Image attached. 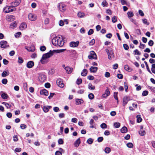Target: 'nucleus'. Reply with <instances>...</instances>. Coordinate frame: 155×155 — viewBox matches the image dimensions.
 I'll return each mask as SVG.
<instances>
[{
	"label": "nucleus",
	"instance_id": "obj_42",
	"mask_svg": "<svg viewBox=\"0 0 155 155\" xmlns=\"http://www.w3.org/2000/svg\"><path fill=\"white\" fill-rule=\"evenodd\" d=\"M117 94H118V93L117 92H114V98L116 100H117V102H118V98L117 97Z\"/></svg>",
	"mask_w": 155,
	"mask_h": 155
},
{
	"label": "nucleus",
	"instance_id": "obj_38",
	"mask_svg": "<svg viewBox=\"0 0 155 155\" xmlns=\"http://www.w3.org/2000/svg\"><path fill=\"white\" fill-rule=\"evenodd\" d=\"M134 54L135 55L137 54L138 55H140L141 53L138 50L136 49L134 51Z\"/></svg>",
	"mask_w": 155,
	"mask_h": 155
},
{
	"label": "nucleus",
	"instance_id": "obj_23",
	"mask_svg": "<svg viewBox=\"0 0 155 155\" xmlns=\"http://www.w3.org/2000/svg\"><path fill=\"white\" fill-rule=\"evenodd\" d=\"M40 93L41 94H43L45 96H47L48 94V91L45 89L41 90L40 91Z\"/></svg>",
	"mask_w": 155,
	"mask_h": 155
},
{
	"label": "nucleus",
	"instance_id": "obj_53",
	"mask_svg": "<svg viewBox=\"0 0 155 155\" xmlns=\"http://www.w3.org/2000/svg\"><path fill=\"white\" fill-rule=\"evenodd\" d=\"M95 42V40L94 39H93L89 42V44L90 45H93Z\"/></svg>",
	"mask_w": 155,
	"mask_h": 155
},
{
	"label": "nucleus",
	"instance_id": "obj_7",
	"mask_svg": "<svg viewBox=\"0 0 155 155\" xmlns=\"http://www.w3.org/2000/svg\"><path fill=\"white\" fill-rule=\"evenodd\" d=\"M62 67L65 69L67 74H70L72 71L73 69L72 68L69 67H65L64 64L62 65Z\"/></svg>",
	"mask_w": 155,
	"mask_h": 155
},
{
	"label": "nucleus",
	"instance_id": "obj_50",
	"mask_svg": "<svg viewBox=\"0 0 155 155\" xmlns=\"http://www.w3.org/2000/svg\"><path fill=\"white\" fill-rule=\"evenodd\" d=\"M127 146L129 148H132L133 147V145L131 143H128L127 144Z\"/></svg>",
	"mask_w": 155,
	"mask_h": 155
},
{
	"label": "nucleus",
	"instance_id": "obj_4",
	"mask_svg": "<svg viewBox=\"0 0 155 155\" xmlns=\"http://www.w3.org/2000/svg\"><path fill=\"white\" fill-rule=\"evenodd\" d=\"M0 44L1 48H5L9 47L8 43L5 41H2L0 42Z\"/></svg>",
	"mask_w": 155,
	"mask_h": 155
},
{
	"label": "nucleus",
	"instance_id": "obj_60",
	"mask_svg": "<svg viewBox=\"0 0 155 155\" xmlns=\"http://www.w3.org/2000/svg\"><path fill=\"white\" fill-rule=\"evenodd\" d=\"M148 94V92L147 91H143L142 95L143 96H146Z\"/></svg>",
	"mask_w": 155,
	"mask_h": 155
},
{
	"label": "nucleus",
	"instance_id": "obj_61",
	"mask_svg": "<svg viewBox=\"0 0 155 155\" xmlns=\"http://www.w3.org/2000/svg\"><path fill=\"white\" fill-rule=\"evenodd\" d=\"M87 79L90 80H93L94 79V76L92 75H89L87 76Z\"/></svg>",
	"mask_w": 155,
	"mask_h": 155
},
{
	"label": "nucleus",
	"instance_id": "obj_11",
	"mask_svg": "<svg viewBox=\"0 0 155 155\" xmlns=\"http://www.w3.org/2000/svg\"><path fill=\"white\" fill-rule=\"evenodd\" d=\"M21 0H16L15 1L11 3L12 7H15L21 3Z\"/></svg>",
	"mask_w": 155,
	"mask_h": 155
},
{
	"label": "nucleus",
	"instance_id": "obj_52",
	"mask_svg": "<svg viewBox=\"0 0 155 155\" xmlns=\"http://www.w3.org/2000/svg\"><path fill=\"white\" fill-rule=\"evenodd\" d=\"M82 82V80L81 79L78 78V79L76 81V83L77 84L79 85Z\"/></svg>",
	"mask_w": 155,
	"mask_h": 155
},
{
	"label": "nucleus",
	"instance_id": "obj_59",
	"mask_svg": "<svg viewBox=\"0 0 155 155\" xmlns=\"http://www.w3.org/2000/svg\"><path fill=\"white\" fill-rule=\"evenodd\" d=\"M120 2L122 5H127V2L126 0H120Z\"/></svg>",
	"mask_w": 155,
	"mask_h": 155
},
{
	"label": "nucleus",
	"instance_id": "obj_20",
	"mask_svg": "<svg viewBox=\"0 0 155 155\" xmlns=\"http://www.w3.org/2000/svg\"><path fill=\"white\" fill-rule=\"evenodd\" d=\"M34 63L33 61H30L27 63V66L28 68H31L34 66Z\"/></svg>",
	"mask_w": 155,
	"mask_h": 155
},
{
	"label": "nucleus",
	"instance_id": "obj_9",
	"mask_svg": "<svg viewBox=\"0 0 155 155\" xmlns=\"http://www.w3.org/2000/svg\"><path fill=\"white\" fill-rule=\"evenodd\" d=\"M59 10L61 12H64L66 10L65 5L62 3H60L58 5Z\"/></svg>",
	"mask_w": 155,
	"mask_h": 155
},
{
	"label": "nucleus",
	"instance_id": "obj_12",
	"mask_svg": "<svg viewBox=\"0 0 155 155\" xmlns=\"http://www.w3.org/2000/svg\"><path fill=\"white\" fill-rule=\"evenodd\" d=\"M57 84L61 88H63L64 86V84L61 79H58L56 81Z\"/></svg>",
	"mask_w": 155,
	"mask_h": 155
},
{
	"label": "nucleus",
	"instance_id": "obj_47",
	"mask_svg": "<svg viewBox=\"0 0 155 155\" xmlns=\"http://www.w3.org/2000/svg\"><path fill=\"white\" fill-rule=\"evenodd\" d=\"M24 61L23 59L21 57H18V62L19 63L21 64Z\"/></svg>",
	"mask_w": 155,
	"mask_h": 155
},
{
	"label": "nucleus",
	"instance_id": "obj_48",
	"mask_svg": "<svg viewBox=\"0 0 155 155\" xmlns=\"http://www.w3.org/2000/svg\"><path fill=\"white\" fill-rule=\"evenodd\" d=\"M89 98L91 100L93 99L94 97V94L92 93H90L88 95Z\"/></svg>",
	"mask_w": 155,
	"mask_h": 155
},
{
	"label": "nucleus",
	"instance_id": "obj_17",
	"mask_svg": "<svg viewBox=\"0 0 155 155\" xmlns=\"http://www.w3.org/2000/svg\"><path fill=\"white\" fill-rule=\"evenodd\" d=\"M9 72L8 70H6L3 71L2 74V77H5L9 75Z\"/></svg>",
	"mask_w": 155,
	"mask_h": 155
},
{
	"label": "nucleus",
	"instance_id": "obj_34",
	"mask_svg": "<svg viewBox=\"0 0 155 155\" xmlns=\"http://www.w3.org/2000/svg\"><path fill=\"white\" fill-rule=\"evenodd\" d=\"M104 151L106 153H109L111 151V149L110 147H106L105 148Z\"/></svg>",
	"mask_w": 155,
	"mask_h": 155
},
{
	"label": "nucleus",
	"instance_id": "obj_46",
	"mask_svg": "<svg viewBox=\"0 0 155 155\" xmlns=\"http://www.w3.org/2000/svg\"><path fill=\"white\" fill-rule=\"evenodd\" d=\"M101 127L102 129L106 128L107 127V125L105 123L102 124L100 126Z\"/></svg>",
	"mask_w": 155,
	"mask_h": 155
},
{
	"label": "nucleus",
	"instance_id": "obj_33",
	"mask_svg": "<svg viewBox=\"0 0 155 155\" xmlns=\"http://www.w3.org/2000/svg\"><path fill=\"white\" fill-rule=\"evenodd\" d=\"M136 117L137 118V122L138 123H140L142 121V119L140 117V115H137Z\"/></svg>",
	"mask_w": 155,
	"mask_h": 155
},
{
	"label": "nucleus",
	"instance_id": "obj_25",
	"mask_svg": "<svg viewBox=\"0 0 155 155\" xmlns=\"http://www.w3.org/2000/svg\"><path fill=\"white\" fill-rule=\"evenodd\" d=\"M76 105H79L83 103V101L82 99H76Z\"/></svg>",
	"mask_w": 155,
	"mask_h": 155
},
{
	"label": "nucleus",
	"instance_id": "obj_40",
	"mask_svg": "<svg viewBox=\"0 0 155 155\" xmlns=\"http://www.w3.org/2000/svg\"><path fill=\"white\" fill-rule=\"evenodd\" d=\"M114 126L116 128H119L120 126V124L119 123L115 122L114 124Z\"/></svg>",
	"mask_w": 155,
	"mask_h": 155
},
{
	"label": "nucleus",
	"instance_id": "obj_2",
	"mask_svg": "<svg viewBox=\"0 0 155 155\" xmlns=\"http://www.w3.org/2000/svg\"><path fill=\"white\" fill-rule=\"evenodd\" d=\"M53 55V51L50 50L48 53L44 54L42 56V58L41 59L40 61L42 64H44V60H46V59L49 58L51 56Z\"/></svg>",
	"mask_w": 155,
	"mask_h": 155
},
{
	"label": "nucleus",
	"instance_id": "obj_45",
	"mask_svg": "<svg viewBox=\"0 0 155 155\" xmlns=\"http://www.w3.org/2000/svg\"><path fill=\"white\" fill-rule=\"evenodd\" d=\"M144 63L146 65V67L147 70L150 73V74H151V72L150 69L149 68L148 65L147 64V63L146 61H145Z\"/></svg>",
	"mask_w": 155,
	"mask_h": 155
},
{
	"label": "nucleus",
	"instance_id": "obj_28",
	"mask_svg": "<svg viewBox=\"0 0 155 155\" xmlns=\"http://www.w3.org/2000/svg\"><path fill=\"white\" fill-rule=\"evenodd\" d=\"M87 70L86 69H84L81 72V75L83 76H85L87 75Z\"/></svg>",
	"mask_w": 155,
	"mask_h": 155
},
{
	"label": "nucleus",
	"instance_id": "obj_58",
	"mask_svg": "<svg viewBox=\"0 0 155 155\" xmlns=\"http://www.w3.org/2000/svg\"><path fill=\"white\" fill-rule=\"evenodd\" d=\"M104 76L106 78H109L110 76V74L109 72H106Z\"/></svg>",
	"mask_w": 155,
	"mask_h": 155
},
{
	"label": "nucleus",
	"instance_id": "obj_10",
	"mask_svg": "<svg viewBox=\"0 0 155 155\" xmlns=\"http://www.w3.org/2000/svg\"><path fill=\"white\" fill-rule=\"evenodd\" d=\"M79 42L78 41H71L70 42L69 45L71 47L74 48L78 46Z\"/></svg>",
	"mask_w": 155,
	"mask_h": 155
},
{
	"label": "nucleus",
	"instance_id": "obj_37",
	"mask_svg": "<svg viewBox=\"0 0 155 155\" xmlns=\"http://www.w3.org/2000/svg\"><path fill=\"white\" fill-rule=\"evenodd\" d=\"M1 97L3 99H6L8 97V95L6 94L3 93L1 95Z\"/></svg>",
	"mask_w": 155,
	"mask_h": 155
},
{
	"label": "nucleus",
	"instance_id": "obj_22",
	"mask_svg": "<svg viewBox=\"0 0 155 155\" xmlns=\"http://www.w3.org/2000/svg\"><path fill=\"white\" fill-rule=\"evenodd\" d=\"M108 58L110 60H111L112 58H114V54L113 51L112 50H110L109 52V54H108Z\"/></svg>",
	"mask_w": 155,
	"mask_h": 155
},
{
	"label": "nucleus",
	"instance_id": "obj_39",
	"mask_svg": "<svg viewBox=\"0 0 155 155\" xmlns=\"http://www.w3.org/2000/svg\"><path fill=\"white\" fill-rule=\"evenodd\" d=\"M93 140L91 138H89L87 140V143L89 144H91L93 142Z\"/></svg>",
	"mask_w": 155,
	"mask_h": 155
},
{
	"label": "nucleus",
	"instance_id": "obj_57",
	"mask_svg": "<svg viewBox=\"0 0 155 155\" xmlns=\"http://www.w3.org/2000/svg\"><path fill=\"white\" fill-rule=\"evenodd\" d=\"M49 22V19L48 18H46L45 21H44V23L45 24L47 25L48 24Z\"/></svg>",
	"mask_w": 155,
	"mask_h": 155
},
{
	"label": "nucleus",
	"instance_id": "obj_14",
	"mask_svg": "<svg viewBox=\"0 0 155 155\" xmlns=\"http://www.w3.org/2000/svg\"><path fill=\"white\" fill-rule=\"evenodd\" d=\"M52 107L50 106H44L42 108L43 109V111L45 112H48L50 109Z\"/></svg>",
	"mask_w": 155,
	"mask_h": 155
},
{
	"label": "nucleus",
	"instance_id": "obj_1",
	"mask_svg": "<svg viewBox=\"0 0 155 155\" xmlns=\"http://www.w3.org/2000/svg\"><path fill=\"white\" fill-rule=\"evenodd\" d=\"M52 42L53 45L55 46H62L64 44L63 37L61 36H57L52 40Z\"/></svg>",
	"mask_w": 155,
	"mask_h": 155
},
{
	"label": "nucleus",
	"instance_id": "obj_19",
	"mask_svg": "<svg viewBox=\"0 0 155 155\" xmlns=\"http://www.w3.org/2000/svg\"><path fill=\"white\" fill-rule=\"evenodd\" d=\"M128 101L129 99L128 97L127 96H125L123 100V105L125 106L127 104Z\"/></svg>",
	"mask_w": 155,
	"mask_h": 155
},
{
	"label": "nucleus",
	"instance_id": "obj_30",
	"mask_svg": "<svg viewBox=\"0 0 155 155\" xmlns=\"http://www.w3.org/2000/svg\"><path fill=\"white\" fill-rule=\"evenodd\" d=\"M139 133L141 136H143L145 135L146 132L144 130H140V131H139Z\"/></svg>",
	"mask_w": 155,
	"mask_h": 155
},
{
	"label": "nucleus",
	"instance_id": "obj_54",
	"mask_svg": "<svg viewBox=\"0 0 155 155\" xmlns=\"http://www.w3.org/2000/svg\"><path fill=\"white\" fill-rule=\"evenodd\" d=\"M94 32V31L93 29H90L88 31V34L89 35H91L93 34Z\"/></svg>",
	"mask_w": 155,
	"mask_h": 155
},
{
	"label": "nucleus",
	"instance_id": "obj_62",
	"mask_svg": "<svg viewBox=\"0 0 155 155\" xmlns=\"http://www.w3.org/2000/svg\"><path fill=\"white\" fill-rule=\"evenodd\" d=\"M58 143L60 144H63L64 143L63 140L62 139H59L58 140Z\"/></svg>",
	"mask_w": 155,
	"mask_h": 155
},
{
	"label": "nucleus",
	"instance_id": "obj_18",
	"mask_svg": "<svg viewBox=\"0 0 155 155\" xmlns=\"http://www.w3.org/2000/svg\"><path fill=\"white\" fill-rule=\"evenodd\" d=\"M25 48L27 49L28 51L33 52L35 50V47L33 46H31L30 47H25Z\"/></svg>",
	"mask_w": 155,
	"mask_h": 155
},
{
	"label": "nucleus",
	"instance_id": "obj_35",
	"mask_svg": "<svg viewBox=\"0 0 155 155\" xmlns=\"http://www.w3.org/2000/svg\"><path fill=\"white\" fill-rule=\"evenodd\" d=\"M108 5V3L105 0H104L102 2L101 5L103 7H107Z\"/></svg>",
	"mask_w": 155,
	"mask_h": 155
},
{
	"label": "nucleus",
	"instance_id": "obj_3",
	"mask_svg": "<svg viewBox=\"0 0 155 155\" xmlns=\"http://www.w3.org/2000/svg\"><path fill=\"white\" fill-rule=\"evenodd\" d=\"M38 78L41 82H42L45 81L46 80V77L45 75L41 73H39Z\"/></svg>",
	"mask_w": 155,
	"mask_h": 155
},
{
	"label": "nucleus",
	"instance_id": "obj_8",
	"mask_svg": "<svg viewBox=\"0 0 155 155\" xmlns=\"http://www.w3.org/2000/svg\"><path fill=\"white\" fill-rule=\"evenodd\" d=\"M11 6H7L5 7L3 9L4 11L6 13H8L13 12L14 11L13 9L11 8Z\"/></svg>",
	"mask_w": 155,
	"mask_h": 155
},
{
	"label": "nucleus",
	"instance_id": "obj_49",
	"mask_svg": "<svg viewBox=\"0 0 155 155\" xmlns=\"http://www.w3.org/2000/svg\"><path fill=\"white\" fill-rule=\"evenodd\" d=\"M7 82L8 80L6 79L5 78L3 79L2 81V83L4 84H7Z\"/></svg>",
	"mask_w": 155,
	"mask_h": 155
},
{
	"label": "nucleus",
	"instance_id": "obj_29",
	"mask_svg": "<svg viewBox=\"0 0 155 155\" xmlns=\"http://www.w3.org/2000/svg\"><path fill=\"white\" fill-rule=\"evenodd\" d=\"M120 131L122 133H126L127 131V128L126 127L124 126L121 129Z\"/></svg>",
	"mask_w": 155,
	"mask_h": 155
},
{
	"label": "nucleus",
	"instance_id": "obj_26",
	"mask_svg": "<svg viewBox=\"0 0 155 155\" xmlns=\"http://www.w3.org/2000/svg\"><path fill=\"white\" fill-rule=\"evenodd\" d=\"M124 69L125 70L129 72L131 71H132V68L129 67L127 65H126L124 66Z\"/></svg>",
	"mask_w": 155,
	"mask_h": 155
},
{
	"label": "nucleus",
	"instance_id": "obj_5",
	"mask_svg": "<svg viewBox=\"0 0 155 155\" xmlns=\"http://www.w3.org/2000/svg\"><path fill=\"white\" fill-rule=\"evenodd\" d=\"M28 18L30 21H35L36 20L37 18V16L31 13H30L28 15Z\"/></svg>",
	"mask_w": 155,
	"mask_h": 155
},
{
	"label": "nucleus",
	"instance_id": "obj_36",
	"mask_svg": "<svg viewBox=\"0 0 155 155\" xmlns=\"http://www.w3.org/2000/svg\"><path fill=\"white\" fill-rule=\"evenodd\" d=\"M2 104L5 105L6 107L7 108H9L11 107V104L5 102H3L2 103Z\"/></svg>",
	"mask_w": 155,
	"mask_h": 155
},
{
	"label": "nucleus",
	"instance_id": "obj_21",
	"mask_svg": "<svg viewBox=\"0 0 155 155\" xmlns=\"http://www.w3.org/2000/svg\"><path fill=\"white\" fill-rule=\"evenodd\" d=\"M97 69L98 68L97 67L92 66L90 68V70L91 72L95 73L97 72Z\"/></svg>",
	"mask_w": 155,
	"mask_h": 155
},
{
	"label": "nucleus",
	"instance_id": "obj_63",
	"mask_svg": "<svg viewBox=\"0 0 155 155\" xmlns=\"http://www.w3.org/2000/svg\"><path fill=\"white\" fill-rule=\"evenodd\" d=\"M13 140L14 141H17L18 140L17 136V135L14 136L13 137Z\"/></svg>",
	"mask_w": 155,
	"mask_h": 155
},
{
	"label": "nucleus",
	"instance_id": "obj_15",
	"mask_svg": "<svg viewBox=\"0 0 155 155\" xmlns=\"http://www.w3.org/2000/svg\"><path fill=\"white\" fill-rule=\"evenodd\" d=\"M27 27V25L26 24L25 22H22L21 24L19 26V28L20 30H23L26 29Z\"/></svg>",
	"mask_w": 155,
	"mask_h": 155
},
{
	"label": "nucleus",
	"instance_id": "obj_32",
	"mask_svg": "<svg viewBox=\"0 0 155 155\" xmlns=\"http://www.w3.org/2000/svg\"><path fill=\"white\" fill-rule=\"evenodd\" d=\"M88 88L89 89L93 90L94 89L95 87L94 86H92L91 83H89L88 84Z\"/></svg>",
	"mask_w": 155,
	"mask_h": 155
},
{
	"label": "nucleus",
	"instance_id": "obj_13",
	"mask_svg": "<svg viewBox=\"0 0 155 155\" xmlns=\"http://www.w3.org/2000/svg\"><path fill=\"white\" fill-rule=\"evenodd\" d=\"M110 94V92L109 89L107 88L104 94H103L102 96V97L103 98H106L107 96H109Z\"/></svg>",
	"mask_w": 155,
	"mask_h": 155
},
{
	"label": "nucleus",
	"instance_id": "obj_43",
	"mask_svg": "<svg viewBox=\"0 0 155 155\" xmlns=\"http://www.w3.org/2000/svg\"><path fill=\"white\" fill-rule=\"evenodd\" d=\"M64 51L63 49L61 50H53L52 51L53 52H55L56 53H60L63 52Z\"/></svg>",
	"mask_w": 155,
	"mask_h": 155
},
{
	"label": "nucleus",
	"instance_id": "obj_44",
	"mask_svg": "<svg viewBox=\"0 0 155 155\" xmlns=\"http://www.w3.org/2000/svg\"><path fill=\"white\" fill-rule=\"evenodd\" d=\"M21 35V33L20 32H18L15 34V36L16 38H18Z\"/></svg>",
	"mask_w": 155,
	"mask_h": 155
},
{
	"label": "nucleus",
	"instance_id": "obj_56",
	"mask_svg": "<svg viewBox=\"0 0 155 155\" xmlns=\"http://www.w3.org/2000/svg\"><path fill=\"white\" fill-rule=\"evenodd\" d=\"M27 127L26 125L24 124H21L20 125V127L22 129H25Z\"/></svg>",
	"mask_w": 155,
	"mask_h": 155
},
{
	"label": "nucleus",
	"instance_id": "obj_6",
	"mask_svg": "<svg viewBox=\"0 0 155 155\" xmlns=\"http://www.w3.org/2000/svg\"><path fill=\"white\" fill-rule=\"evenodd\" d=\"M88 57L90 59H96L97 58L96 54L94 51H91L90 52V54Z\"/></svg>",
	"mask_w": 155,
	"mask_h": 155
},
{
	"label": "nucleus",
	"instance_id": "obj_64",
	"mask_svg": "<svg viewBox=\"0 0 155 155\" xmlns=\"http://www.w3.org/2000/svg\"><path fill=\"white\" fill-rule=\"evenodd\" d=\"M112 21L113 23H115L117 21V19L116 18V16H114L112 18Z\"/></svg>",
	"mask_w": 155,
	"mask_h": 155
},
{
	"label": "nucleus",
	"instance_id": "obj_24",
	"mask_svg": "<svg viewBox=\"0 0 155 155\" xmlns=\"http://www.w3.org/2000/svg\"><path fill=\"white\" fill-rule=\"evenodd\" d=\"M81 143L80 139L79 138L76 140L74 143V146L77 147H78Z\"/></svg>",
	"mask_w": 155,
	"mask_h": 155
},
{
	"label": "nucleus",
	"instance_id": "obj_55",
	"mask_svg": "<svg viewBox=\"0 0 155 155\" xmlns=\"http://www.w3.org/2000/svg\"><path fill=\"white\" fill-rule=\"evenodd\" d=\"M46 47L44 46H41L40 48V50L41 51H43L45 50Z\"/></svg>",
	"mask_w": 155,
	"mask_h": 155
},
{
	"label": "nucleus",
	"instance_id": "obj_41",
	"mask_svg": "<svg viewBox=\"0 0 155 155\" xmlns=\"http://www.w3.org/2000/svg\"><path fill=\"white\" fill-rule=\"evenodd\" d=\"M127 14L129 18L133 17L134 16V14L132 12H127Z\"/></svg>",
	"mask_w": 155,
	"mask_h": 155
},
{
	"label": "nucleus",
	"instance_id": "obj_31",
	"mask_svg": "<svg viewBox=\"0 0 155 155\" xmlns=\"http://www.w3.org/2000/svg\"><path fill=\"white\" fill-rule=\"evenodd\" d=\"M77 15L80 18H82L85 15L84 12H79L78 13Z\"/></svg>",
	"mask_w": 155,
	"mask_h": 155
},
{
	"label": "nucleus",
	"instance_id": "obj_27",
	"mask_svg": "<svg viewBox=\"0 0 155 155\" xmlns=\"http://www.w3.org/2000/svg\"><path fill=\"white\" fill-rule=\"evenodd\" d=\"M17 24L16 21H14L10 25V28H14L17 26Z\"/></svg>",
	"mask_w": 155,
	"mask_h": 155
},
{
	"label": "nucleus",
	"instance_id": "obj_16",
	"mask_svg": "<svg viewBox=\"0 0 155 155\" xmlns=\"http://www.w3.org/2000/svg\"><path fill=\"white\" fill-rule=\"evenodd\" d=\"M7 20L8 21H13L15 19V17L13 15L7 16L6 17Z\"/></svg>",
	"mask_w": 155,
	"mask_h": 155
},
{
	"label": "nucleus",
	"instance_id": "obj_51",
	"mask_svg": "<svg viewBox=\"0 0 155 155\" xmlns=\"http://www.w3.org/2000/svg\"><path fill=\"white\" fill-rule=\"evenodd\" d=\"M123 47L124 49L126 50H128L129 48L128 45L126 44H123Z\"/></svg>",
	"mask_w": 155,
	"mask_h": 155
}]
</instances>
